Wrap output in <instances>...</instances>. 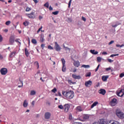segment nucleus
Masks as SVG:
<instances>
[{
  "label": "nucleus",
  "instance_id": "34",
  "mask_svg": "<svg viewBox=\"0 0 124 124\" xmlns=\"http://www.w3.org/2000/svg\"><path fill=\"white\" fill-rule=\"evenodd\" d=\"M67 22L68 23H71L72 22V18L71 17H68L67 19Z\"/></svg>",
  "mask_w": 124,
  "mask_h": 124
},
{
  "label": "nucleus",
  "instance_id": "49",
  "mask_svg": "<svg viewBox=\"0 0 124 124\" xmlns=\"http://www.w3.org/2000/svg\"><path fill=\"white\" fill-rule=\"evenodd\" d=\"M30 10H31V8H29V7H27L26 9V11L29 12V11H30Z\"/></svg>",
  "mask_w": 124,
  "mask_h": 124
},
{
  "label": "nucleus",
  "instance_id": "9",
  "mask_svg": "<svg viewBox=\"0 0 124 124\" xmlns=\"http://www.w3.org/2000/svg\"><path fill=\"white\" fill-rule=\"evenodd\" d=\"M51 117V113L49 112H46L45 114V119L46 120H49Z\"/></svg>",
  "mask_w": 124,
  "mask_h": 124
},
{
  "label": "nucleus",
  "instance_id": "26",
  "mask_svg": "<svg viewBox=\"0 0 124 124\" xmlns=\"http://www.w3.org/2000/svg\"><path fill=\"white\" fill-rule=\"evenodd\" d=\"M63 48L65 49V50L66 51H68V52L69 53V52H70V50H71V49H70V48L67 47V46H65V45H63Z\"/></svg>",
  "mask_w": 124,
  "mask_h": 124
},
{
  "label": "nucleus",
  "instance_id": "43",
  "mask_svg": "<svg viewBox=\"0 0 124 124\" xmlns=\"http://www.w3.org/2000/svg\"><path fill=\"white\" fill-rule=\"evenodd\" d=\"M72 1V0H70L69 2H68V8H70V6H71V2Z\"/></svg>",
  "mask_w": 124,
  "mask_h": 124
},
{
  "label": "nucleus",
  "instance_id": "42",
  "mask_svg": "<svg viewBox=\"0 0 124 124\" xmlns=\"http://www.w3.org/2000/svg\"><path fill=\"white\" fill-rule=\"evenodd\" d=\"M10 24H11V21H10V20L7 21L5 22V25H6V26H9Z\"/></svg>",
  "mask_w": 124,
  "mask_h": 124
},
{
  "label": "nucleus",
  "instance_id": "59",
  "mask_svg": "<svg viewBox=\"0 0 124 124\" xmlns=\"http://www.w3.org/2000/svg\"><path fill=\"white\" fill-rule=\"evenodd\" d=\"M33 1H34V3L36 4V3H38V0H33Z\"/></svg>",
  "mask_w": 124,
  "mask_h": 124
},
{
  "label": "nucleus",
  "instance_id": "30",
  "mask_svg": "<svg viewBox=\"0 0 124 124\" xmlns=\"http://www.w3.org/2000/svg\"><path fill=\"white\" fill-rule=\"evenodd\" d=\"M81 67H84V68H90V67H91V66H90V65L83 64L81 66Z\"/></svg>",
  "mask_w": 124,
  "mask_h": 124
},
{
  "label": "nucleus",
  "instance_id": "12",
  "mask_svg": "<svg viewBox=\"0 0 124 124\" xmlns=\"http://www.w3.org/2000/svg\"><path fill=\"white\" fill-rule=\"evenodd\" d=\"M28 17H29L30 19H35V15L33 14V12H32L31 14H28Z\"/></svg>",
  "mask_w": 124,
  "mask_h": 124
},
{
  "label": "nucleus",
  "instance_id": "15",
  "mask_svg": "<svg viewBox=\"0 0 124 124\" xmlns=\"http://www.w3.org/2000/svg\"><path fill=\"white\" fill-rule=\"evenodd\" d=\"M90 52L93 55H97V54H98V51H95V50H94V49H91L90 50Z\"/></svg>",
  "mask_w": 124,
  "mask_h": 124
},
{
  "label": "nucleus",
  "instance_id": "27",
  "mask_svg": "<svg viewBox=\"0 0 124 124\" xmlns=\"http://www.w3.org/2000/svg\"><path fill=\"white\" fill-rule=\"evenodd\" d=\"M104 70H106V71H109V70H111V67H109L108 68H103L102 69V72H103Z\"/></svg>",
  "mask_w": 124,
  "mask_h": 124
},
{
  "label": "nucleus",
  "instance_id": "37",
  "mask_svg": "<svg viewBox=\"0 0 124 124\" xmlns=\"http://www.w3.org/2000/svg\"><path fill=\"white\" fill-rule=\"evenodd\" d=\"M19 40H20V39H16V43H19L18 44V46H19V47H20L21 46V42H20Z\"/></svg>",
  "mask_w": 124,
  "mask_h": 124
},
{
  "label": "nucleus",
  "instance_id": "20",
  "mask_svg": "<svg viewBox=\"0 0 124 124\" xmlns=\"http://www.w3.org/2000/svg\"><path fill=\"white\" fill-rule=\"evenodd\" d=\"M74 65L76 66V67H79V66L80 65V62H79L78 61H75L74 62Z\"/></svg>",
  "mask_w": 124,
  "mask_h": 124
},
{
  "label": "nucleus",
  "instance_id": "53",
  "mask_svg": "<svg viewBox=\"0 0 124 124\" xmlns=\"http://www.w3.org/2000/svg\"><path fill=\"white\" fill-rule=\"evenodd\" d=\"M42 26H41V27L38 30V31H37V33H38L39 32V31H41V30H42Z\"/></svg>",
  "mask_w": 124,
  "mask_h": 124
},
{
  "label": "nucleus",
  "instance_id": "24",
  "mask_svg": "<svg viewBox=\"0 0 124 124\" xmlns=\"http://www.w3.org/2000/svg\"><path fill=\"white\" fill-rule=\"evenodd\" d=\"M19 81L20 83V84H21V85H18V88H23V80H21V78H19Z\"/></svg>",
  "mask_w": 124,
  "mask_h": 124
},
{
  "label": "nucleus",
  "instance_id": "21",
  "mask_svg": "<svg viewBox=\"0 0 124 124\" xmlns=\"http://www.w3.org/2000/svg\"><path fill=\"white\" fill-rule=\"evenodd\" d=\"M97 104H98V102H97V101H95L94 103H93V104L91 106V109H93V107H94V106H96L97 105Z\"/></svg>",
  "mask_w": 124,
  "mask_h": 124
},
{
  "label": "nucleus",
  "instance_id": "52",
  "mask_svg": "<svg viewBox=\"0 0 124 124\" xmlns=\"http://www.w3.org/2000/svg\"><path fill=\"white\" fill-rule=\"evenodd\" d=\"M81 19L82 20V21H84V22H86V21L87 20V19H86V17H85L84 16H82Z\"/></svg>",
  "mask_w": 124,
  "mask_h": 124
},
{
  "label": "nucleus",
  "instance_id": "41",
  "mask_svg": "<svg viewBox=\"0 0 124 124\" xmlns=\"http://www.w3.org/2000/svg\"><path fill=\"white\" fill-rule=\"evenodd\" d=\"M15 56V52H13L11 53L10 57V58H12L13 57H14Z\"/></svg>",
  "mask_w": 124,
  "mask_h": 124
},
{
  "label": "nucleus",
  "instance_id": "58",
  "mask_svg": "<svg viewBox=\"0 0 124 124\" xmlns=\"http://www.w3.org/2000/svg\"><path fill=\"white\" fill-rule=\"evenodd\" d=\"M46 104H47V105H48V106H51V103L49 101H47L46 102Z\"/></svg>",
  "mask_w": 124,
  "mask_h": 124
},
{
  "label": "nucleus",
  "instance_id": "3",
  "mask_svg": "<svg viewBox=\"0 0 124 124\" xmlns=\"http://www.w3.org/2000/svg\"><path fill=\"white\" fill-rule=\"evenodd\" d=\"M54 49L57 52H60L61 50H62V47L60 46L58 44V42H54Z\"/></svg>",
  "mask_w": 124,
  "mask_h": 124
},
{
  "label": "nucleus",
  "instance_id": "19",
  "mask_svg": "<svg viewBox=\"0 0 124 124\" xmlns=\"http://www.w3.org/2000/svg\"><path fill=\"white\" fill-rule=\"evenodd\" d=\"M82 118L83 120H89L90 116L88 114H84L83 115Z\"/></svg>",
  "mask_w": 124,
  "mask_h": 124
},
{
  "label": "nucleus",
  "instance_id": "63",
  "mask_svg": "<svg viewBox=\"0 0 124 124\" xmlns=\"http://www.w3.org/2000/svg\"><path fill=\"white\" fill-rule=\"evenodd\" d=\"M49 10L51 11L53 10V7H52L51 6H50L49 7Z\"/></svg>",
  "mask_w": 124,
  "mask_h": 124
},
{
  "label": "nucleus",
  "instance_id": "36",
  "mask_svg": "<svg viewBox=\"0 0 124 124\" xmlns=\"http://www.w3.org/2000/svg\"><path fill=\"white\" fill-rule=\"evenodd\" d=\"M23 25L25 27H27V26H29V22L28 21H25L23 22Z\"/></svg>",
  "mask_w": 124,
  "mask_h": 124
},
{
  "label": "nucleus",
  "instance_id": "8",
  "mask_svg": "<svg viewBox=\"0 0 124 124\" xmlns=\"http://www.w3.org/2000/svg\"><path fill=\"white\" fill-rule=\"evenodd\" d=\"M116 94L117 96H119L120 97H123L124 95V92L123 91V90L121 89L119 92L116 93Z\"/></svg>",
  "mask_w": 124,
  "mask_h": 124
},
{
  "label": "nucleus",
  "instance_id": "6",
  "mask_svg": "<svg viewBox=\"0 0 124 124\" xmlns=\"http://www.w3.org/2000/svg\"><path fill=\"white\" fill-rule=\"evenodd\" d=\"M8 71L7 69L5 68H2L0 70L1 75H6V74H7Z\"/></svg>",
  "mask_w": 124,
  "mask_h": 124
},
{
  "label": "nucleus",
  "instance_id": "22",
  "mask_svg": "<svg viewBox=\"0 0 124 124\" xmlns=\"http://www.w3.org/2000/svg\"><path fill=\"white\" fill-rule=\"evenodd\" d=\"M119 25H121V23L117 21V22H116L115 25H112L111 27L112 28H117V27H118V26H119Z\"/></svg>",
  "mask_w": 124,
  "mask_h": 124
},
{
  "label": "nucleus",
  "instance_id": "38",
  "mask_svg": "<svg viewBox=\"0 0 124 124\" xmlns=\"http://www.w3.org/2000/svg\"><path fill=\"white\" fill-rule=\"evenodd\" d=\"M58 108L61 110H62V109H64V106H63L62 105H59Z\"/></svg>",
  "mask_w": 124,
  "mask_h": 124
},
{
  "label": "nucleus",
  "instance_id": "62",
  "mask_svg": "<svg viewBox=\"0 0 124 124\" xmlns=\"http://www.w3.org/2000/svg\"><path fill=\"white\" fill-rule=\"evenodd\" d=\"M1 41H2V36L0 35V42H1Z\"/></svg>",
  "mask_w": 124,
  "mask_h": 124
},
{
  "label": "nucleus",
  "instance_id": "50",
  "mask_svg": "<svg viewBox=\"0 0 124 124\" xmlns=\"http://www.w3.org/2000/svg\"><path fill=\"white\" fill-rule=\"evenodd\" d=\"M116 47H120V48H122V47H124V44H123L122 45H116Z\"/></svg>",
  "mask_w": 124,
  "mask_h": 124
},
{
  "label": "nucleus",
  "instance_id": "56",
  "mask_svg": "<svg viewBox=\"0 0 124 124\" xmlns=\"http://www.w3.org/2000/svg\"><path fill=\"white\" fill-rule=\"evenodd\" d=\"M67 81H68V82L69 83V84L70 85H71V84H72V81L71 80L68 79V80H67Z\"/></svg>",
  "mask_w": 124,
  "mask_h": 124
},
{
  "label": "nucleus",
  "instance_id": "14",
  "mask_svg": "<svg viewBox=\"0 0 124 124\" xmlns=\"http://www.w3.org/2000/svg\"><path fill=\"white\" fill-rule=\"evenodd\" d=\"M72 76L74 79H78V80H79L82 78L81 76H77V75H74V74H73Z\"/></svg>",
  "mask_w": 124,
  "mask_h": 124
},
{
  "label": "nucleus",
  "instance_id": "1",
  "mask_svg": "<svg viewBox=\"0 0 124 124\" xmlns=\"http://www.w3.org/2000/svg\"><path fill=\"white\" fill-rule=\"evenodd\" d=\"M65 97L67 98H69V99H71L74 97V92L73 91L70 90L69 92H66Z\"/></svg>",
  "mask_w": 124,
  "mask_h": 124
},
{
  "label": "nucleus",
  "instance_id": "48",
  "mask_svg": "<svg viewBox=\"0 0 124 124\" xmlns=\"http://www.w3.org/2000/svg\"><path fill=\"white\" fill-rule=\"evenodd\" d=\"M41 47L42 50H44V47H45V44H42L41 45Z\"/></svg>",
  "mask_w": 124,
  "mask_h": 124
},
{
  "label": "nucleus",
  "instance_id": "23",
  "mask_svg": "<svg viewBox=\"0 0 124 124\" xmlns=\"http://www.w3.org/2000/svg\"><path fill=\"white\" fill-rule=\"evenodd\" d=\"M28 102H27V100H25L24 101V102H23V107L25 108H26V107H28Z\"/></svg>",
  "mask_w": 124,
  "mask_h": 124
},
{
  "label": "nucleus",
  "instance_id": "45",
  "mask_svg": "<svg viewBox=\"0 0 124 124\" xmlns=\"http://www.w3.org/2000/svg\"><path fill=\"white\" fill-rule=\"evenodd\" d=\"M77 110H78V111H79V112L82 111V109L81 108V107L80 106H78L77 107Z\"/></svg>",
  "mask_w": 124,
  "mask_h": 124
},
{
  "label": "nucleus",
  "instance_id": "13",
  "mask_svg": "<svg viewBox=\"0 0 124 124\" xmlns=\"http://www.w3.org/2000/svg\"><path fill=\"white\" fill-rule=\"evenodd\" d=\"M15 38V36L12 35L10 37V43L11 45L13 44V43H14V39Z\"/></svg>",
  "mask_w": 124,
  "mask_h": 124
},
{
  "label": "nucleus",
  "instance_id": "40",
  "mask_svg": "<svg viewBox=\"0 0 124 124\" xmlns=\"http://www.w3.org/2000/svg\"><path fill=\"white\" fill-rule=\"evenodd\" d=\"M102 58L100 57H97V61L98 62H101Z\"/></svg>",
  "mask_w": 124,
  "mask_h": 124
},
{
  "label": "nucleus",
  "instance_id": "61",
  "mask_svg": "<svg viewBox=\"0 0 124 124\" xmlns=\"http://www.w3.org/2000/svg\"><path fill=\"white\" fill-rule=\"evenodd\" d=\"M42 19H43V16H39V20H41Z\"/></svg>",
  "mask_w": 124,
  "mask_h": 124
},
{
  "label": "nucleus",
  "instance_id": "57",
  "mask_svg": "<svg viewBox=\"0 0 124 124\" xmlns=\"http://www.w3.org/2000/svg\"><path fill=\"white\" fill-rule=\"evenodd\" d=\"M66 93V91H62V94L64 95V96H65V94Z\"/></svg>",
  "mask_w": 124,
  "mask_h": 124
},
{
  "label": "nucleus",
  "instance_id": "51",
  "mask_svg": "<svg viewBox=\"0 0 124 124\" xmlns=\"http://www.w3.org/2000/svg\"><path fill=\"white\" fill-rule=\"evenodd\" d=\"M107 61L108 62H110V63H111V62H114V60H112V59H108Z\"/></svg>",
  "mask_w": 124,
  "mask_h": 124
},
{
  "label": "nucleus",
  "instance_id": "4",
  "mask_svg": "<svg viewBox=\"0 0 124 124\" xmlns=\"http://www.w3.org/2000/svg\"><path fill=\"white\" fill-rule=\"evenodd\" d=\"M61 61L62 63V72H65L66 69V67H65V60L64 58H62Z\"/></svg>",
  "mask_w": 124,
  "mask_h": 124
},
{
  "label": "nucleus",
  "instance_id": "47",
  "mask_svg": "<svg viewBox=\"0 0 124 124\" xmlns=\"http://www.w3.org/2000/svg\"><path fill=\"white\" fill-rule=\"evenodd\" d=\"M73 117H72V114L70 113L69 115V120H70L71 121V120H72Z\"/></svg>",
  "mask_w": 124,
  "mask_h": 124
},
{
  "label": "nucleus",
  "instance_id": "16",
  "mask_svg": "<svg viewBox=\"0 0 124 124\" xmlns=\"http://www.w3.org/2000/svg\"><path fill=\"white\" fill-rule=\"evenodd\" d=\"M109 78V76H103L102 77V80L104 82H106L107 81V79Z\"/></svg>",
  "mask_w": 124,
  "mask_h": 124
},
{
  "label": "nucleus",
  "instance_id": "39",
  "mask_svg": "<svg viewBox=\"0 0 124 124\" xmlns=\"http://www.w3.org/2000/svg\"><path fill=\"white\" fill-rule=\"evenodd\" d=\"M47 49H49V50H54V47H53V46L49 45L47 46Z\"/></svg>",
  "mask_w": 124,
  "mask_h": 124
},
{
  "label": "nucleus",
  "instance_id": "18",
  "mask_svg": "<svg viewBox=\"0 0 124 124\" xmlns=\"http://www.w3.org/2000/svg\"><path fill=\"white\" fill-rule=\"evenodd\" d=\"M40 40L41 42V43H43V42H44V34H42L41 35L40 38Z\"/></svg>",
  "mask_w": 124,
  "mask_h": 124
},
{
  "label": "nucleus",
  "instance_id": "7",
  "mask_svg": "<svg viewBox=\"0 0 124 124\" xmlns=\"http://www.w3.org/2000/svg\"><path fill=\"white\" fill-rule=\"evenodd\" d=\"M70 108V105H69V104H66L64 105V111L65 112H66V113L68 112Z\"/></svg>",
  "mask_w": 124,
  "mask_h": 124
},
{
  "label": "nucleus",
  "instance_id": "55",
  "mask_svg": "<svg viewBox=\"0 0 124 124\" xmlns=\"http://www.w3.org/2000/svg\"><path fill=\"white\" fill-rule=\"evenodd\" d=\"M72 124H82V123H81L80 122H74Z\"/></svg>",
  "mask_w": 124,
  "mask_h": 124
},
{
  "label": "nucleus",
  "instance_id": "31",
  "mask_svg": "<svg viewBox=\"0 0 124 124\" xmlns=\"http://www.w3.org/2000/svg\"><path fill=\"white\" fill-rule=\"evenodd\" d=\"M57 88L56 87H54L52 90L51 93H57Z\"/></svg>",
  "mask_w": 124,
  "mask_h": 124
},
{
  "label": "nucleus",
  "instance_id": "2",
  "mask_svg": "<svg viewBox=\"0 0 124 124\" xmlns=\"http://www.w3.org/2000/svg\"><path fill=\"white\" fill-rule=\"evenodd\" d=\"M116 115L118 118H120V119L124 118V112H122L120 109H117L116 110Z\"/></svg>",
  "mask_w": 124,
  "mask_h": 124
},
{
  "label": "nucleus",
  "instance_id": "64",
  "mask_svg": "<svg viewBox=\"0 0 124 124\" xmlns=\"http://www.w3.org/2000/svg\"><path fill=\"white\" fill-rule=\"evenodd\" d=\"M59 96H62V94L61 93V92H58Z\"/></svg>",
  "mask_w": 124,
  "mask_h": 124
},
{
  "label": "nucleus",
  "instance_id": "60",
  "mask_svg": "<svg viewBox=\"0 0 124 124\" xmlns=\"http://www.w3.org/2000/svg\"><path fill=\"white\" fill-rule=\"evenodd\" d=\"M102 55H107L108 53H107V52L106 51H104L102 52Z\"/></svg>",
  "mask_w": 124,
  "mask_h": 124
},
{
  "label": "nucleus",
  "instance_id": "5",
  "mask_svg": "<svg viewBox=\"0 0 124 124\" xmlns=\"http://www.w3.org/2000/svg\"><path fill=\"white\" fill-rule=\"evenodd\" d=\"M118 103V100L115 98H113L110 102V104L111 106H115Z\"/></svg>",
  "mask_w": 124,
  "mask_h": 124
},
{
  "label": "nucleus",
  "instance_id": "35",
  "mask_svg": "<svg viewBox=\"0 0 124 124\" xmlns=\"http://www.w3.org/2000/svg\"><path fill=\"white\" fill-rule=\"evenodd\" d=\"M60 11H56L55 12H53L52 13V14L53 15H58V14H59Z\"/></svg>",
  "mask_w": 124,
  "mask_h": 124
},
{
  "label": "nucleus",
  "instance_id": "10",
  "mask_svg": "<svg viewBox=\"0 0 124 124\" xmlns=\"http://www.w3.org/2000/svg\"><path fill=\"white\" fill-rule=\"evenodd\" d=\"M98 93H100V94L105 95V93H106V90H105V89H101L98 91Z\"/></svg>",
  "mask_w": 124,
  "mask_h": 124
},
{
  "label": "nucleus",
  "instance_id": "32",
  "mask_svg": "<svg viewBox=\"0 0 124 124\" xmlns=\"http://www.w3.org/2000/svg\"><path fill=\"white\" fill-rule=\"evenodd\" d=\"M44 6H45V7H46V8H49V2H46L44 4Z\"/></svg>",
  "mask_w": 124,
  "mask_h": 124
},
{
  "label": "nucleus",
  "instance_id": "11",
  "mask_svg": "<svg viewBox=\"0 0 124 124\" xmlns=\"http://www.w3.org/2000/svg\"><path fill=\"white\" fill-rule=\"evenodd\" d=\"M92 84L93 82L90 80L85 82V85L86 87H91Z\"/></svg>",
  "mask_w": 124,
  "mask_h": 124
},
{
  "label": "nucleus",
  "instance_id": "17",
  "mask_svg": "<svg viewBox=\"0 0 124 124\" xmlns=\"http://www.w3.org/2000/svg\"><path fill=\"white\" fill-rule=\"evenodd\" d=\"M24 51H25V56H26L27 57H28L29 56H30V52H29L28 48H27V47H25L24 48Z\"/></svg>",
  "mask_w": 124,
  "mask_h": 124
},
{
  "label": "nucleus",
  "instance_id": "28",
  "mask_svg": "<svg viewBox=\"0 0 124 124\" xmlns=\"http://www.w3.org/2000/svg\"><path fill=\"white\" fill-rule=\"evenodd\" d=\"M31 42L33 44H37V41H36V39H32Z\"/></svg>",
  "mask_w": 124,
  "mask_h": 124
},
{
  "label": "nucleus",
  "instance_id": "54",
  "mask_svg": "<svg viewBox=\"0 0 124 124\" xmlns=\"http://www.w3.org/2000/svg\"><path fill=\"white\" fill-rule=\"evenodd\" d=\"M114 42L115 41L112 40L108 43V45H111V44H113V43H114Z\"/></svg>",
  "mask_w": 124,
  "mask_h": 124
},
{
  "label": "nucleus",
  "instance_id": "29",
  "mask_svg": "<svg viewBox=\"0 0 124 124\" xmlns=\"http://www.w3.org/2000/svg\"><path fill=\"white\" fill-rule=\"evenodd\" d=\"M36 93V92L34 90L31 91L30 93V95H34Z\"/></svg>",
  "mask_w": 124,
  "mask_h": 124
},
{
  "label": "nucleus",
  "instance_id": "46",
  "mask_svg": "<svg viewBox=\"0 0 124 124\" xmlns=\"http://www.w3.org/2000/svg\"><path fill=\"white\" fill-rule=\"evenodd\" d=\"M35 64L37 65V69H38L39 68V63H38V62H35Z\"/></svg>",
  "mask_w": 124,
  "mask_h": 124
},
{
  "label": "nucleus",
  "instance_id": "25",
  "mask_svg": "<svg viewBox=\"0 0 124 124\" xmlns=\"http://www.w3.org/2000/svg\"><path fill=\"white\" fill-rule=\"evenodd\" d=\"M114 68L116 69V70H120L121 66L119 64H116L114 66Z\"/></svg>",
  "mask_w": 124,
  "mask_h": 124
},
{
  "label": "nucleus",
  "instance_id": "44",
  "mask_svg": "<svg viewBox=\"0 0 124 124\" xmlns=\"http://www.w3.org/2000/svg\"><path fill=\"white\" fill-rule=\"evenodd\" d=\"M124 72H123V73H121V74L119 75V77H120V78H123V77H124Z\"/></svg>",
  "mask_w": 124,
  "mask_h": 124
},
{
  "label": "nucleus",
  "instance_id": "33",
  "mask_svg": "<svg viewBox=\"0 0 124 124\" xmlns=\"http://www.w3.org/2000/svg\"><path fill=\"white\" fill-rule=\"evenodd\" d=\"M91 75H92V73L89 72L85 75V77H91Z\"/></svg>",
  "mask_w": 124,
  "mask_h": 124
}]
</instances>
